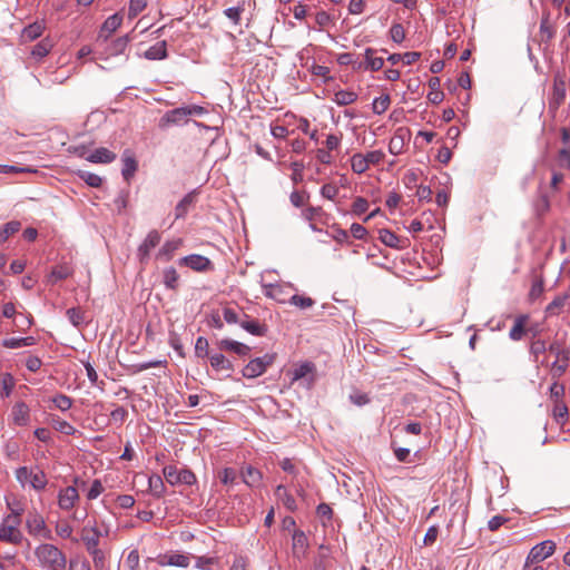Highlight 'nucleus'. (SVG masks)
Listing matches in <instances>:
<instances>
[{"label":"nucleus","instance_id":"35","mask_svg":"<svg viewBox=\"0 0 570 570\" xmlns=\"http://www.w3.org/2000/svg\"><path fill=\"white\" fill-rule=\"evenodd\" d=\"M36 344V338L32 336L27 337H11L2 341V345L7 348H20Z\"/></svg>","mask_w":570,"mask_h":570},{"label":"nucleus","instance_id":"18","mask_svg":"<svg viewBox=\"0 0 570 570\" xmlns=\"http://www.w3.org/2000/svg\"><path fill=\"white\" fill-rule=\"evenodd\" d=\"M529 318L530 317L528 314H521L514 318V324L509 332V337L512 341H520L523 338V336L525 334V325H527Z\"/></svg>","mask_w":570,"mask_h":570},{"label":"nucleus","instance_id":"5","mask_svg":"<svg viewBox=\"0 0 570 570\" xmlns=\"http://www.w3.org/2000/svg\"><path fill=\"white\" fill-rule=\"evenodd\" d=\"M567 83L564 76L557 73L553 78L552 91L549 96V112L556 116L557 110L566 99Z\"/></svg>","mask_w":570,"mask_h":570},{"label":"nucleus","instance_id":"30","mask_svg":"<svg viewBox=\"0 0 570 570\" xmlns=\"http://www.w3.org/2000/svg\"><path fill=\"white\" fill-rule=\"evenodd\" d=\"M53 42L50 38H43L31 50V57L37 61L45 58L52 49Z\"/></svg>","mask_w":570,"mask_h":570},{"label":"nucleus","instance_id":"40","mask_svg":"<svg viewBox=\"0 0 570 570\" xmlns=\"http://www.w3.org/2000/svg\"><path fill=\"white\" fill-rule=\"evenodd\" d=\"M379 238L384 245L391 248H400L399 236L389 229H381Z\"/></svg>","mask_w":570,"mask_h":570},{"label":"nucleus","instance_id":"57","mask_svg":"<svg viewBox=\"0 0 570 570\" xmlns=\"http://www.w3.org/2000/svg\"><path fill=\"white\" fill-rule=\"evenodd\" d=\"M52 424L57 431H59L66 435H72L76 432V429L65 420L52 419Z\"/></svg>","mask_w":570,"mask_h":570},{"label":"nucleus","instance_id":"50","mask_svg":"<svg viewBox=\"0 0 570 570\" xmlns=\"http://www.w3.org/2000/svg\"><path fill=\"white\" fill-rule=\"evenodd\" d=\"M66 315L69 322L76 327H79L85 323V313L79 308L71 307L67 309Z\"/></svg>","mask_w":570,"mask_h":570},{"label":"nucleus","instance_id":"22","mask_svg":"<svg viewBox=\"0 0 570 570\" xmlns=\"http://www.w3.org/2000/svg\"><path fill=\"white\" fill-rule=\"evenodd\" d=\"M121 22L122 16L118 12L108 17L102 23L100 37L108 38L109 36H111L120 27Z\"/></svg>","mask_w":570,"mask_h":570},{"label":"nucleus","instance_id":"24","mask_svg":"<svg viewBox=\"0 0 570 570\" xmlns=\"http://www.w3.org/2000/svg\"><path fill=\"white\" fill-rule=\"evenodd\" d=\"M441 80L439 77H432L429 80L430 92L428 94V100L434 105L443 101L444 94L440 89Z\"/></svg>","mask_w":570,"mask_h":570},{"label":"nucleus","instance_id":"7","mask_svg":"<svg viewBox=\"0 0 570 570\" xmlns=\"http://www.w3.org/2000/svg\"><path fill=\"white\" fill-rule=\"evenodd\" d=\"M102 532L97 525V522L89 521L86 525H83L80 530V539L87 551L99 548L100 538Z\"/></svg>","mask_w":570,"mask_h":570},{"label":"nucleus","instance_id":"52","mask_svg":"<svg viewBox=\"0 0 570 570\" xmlns=\"http://www.w3.org/2000/svg\"><path fill=\"white\" fill-rule=\"evenodd\" d=\"M147 7V0H129L128 18L134 19Z\"/></svg>","mask_w":570,"mask_h":570},{"label":"nucleus","instance_id":"45","mask_svg":"<svg viewBox=\"0 0 570 570\" xmlns=\"http://www.w3.org/2000/svg\"><path fill=\"white\" fill-rule=\"evenodd\" d=\"M390 104H391V98L389 95H382V96L375 98L372 104L373 112L376 115L384 114L389 109Z\"/></svg>","mask_w":570,"mask_h":570},{"label":"nucleus","instance_id":"33","mask_svg":"<svg viewBox=\"0 0 570 570\" xmlns=\"http://www.w3.org/2000/svg\"><path fill=\"white\" fill-rule=\"evenodd\" d=\"M569 294H560L553 298V301L546 307V314L548 316L558 315L568 302Z\"/></svg>","mask_w":570,"mask_h":570},{"label":"nucleus","instance_id":"63","mask_svg":"<svg viewBox=\"0 0 570 570\" xmlns=\"http://www.w3.org/2000/svg\"><path fill=\"white\" fill-rule=\"evenodd\" d=\"M237 473L232 468H225L219 472V479L224 484H233L236 481Z\"/></svg>","mask_w":570,"mask_h":570},{"label":"nucleus","instance_id":"47","mask_svg":"<svg viewBox=\"0 0 570 570\" xmlns=\"http://www.w3.org/2000/svg\"><path fill=\"white\" fill-rule=\"evenodd\" d=\"M78 176L90 187H100L102 184V178L94 173L87 170H79Z\"/></svg>","mask_w":570,"mask_h":570},{"label":"nucleus","instance_id":"54","mask_svg":"<svg viewBox=\"0 0 570 570\" xmlns=\"http://www.w3.org/2000/svg\"><path fill=\"white\" fill-rule=\"evenodd\" d=\"M404 148V138L400 134H395L389 142V151L392 155H400Z\"/></svg>","mask_w":570,"mask_h":570},{"label":"nucleus","instance_id":"37","mask_svg":"<svg viewBox=\"0 0 570 570\" xmlns=\"http://www.w3.org/2000/svg\"><path fill=\"white\" fill-rule=\"evenodd\" d=\"M210 365L216 371H232L233 364L223 354H213L210 357Z\"/></svg>","mask_w":570,"mask_h":570},{"label":"nucleus","instance_id":"36","mask_svg":"<svg viewBox=\"0 0 570 570\" xmlns=\"http://www.w3.org/2000/svg\"><path fill=\"white\" fill-rule=\"evenodd\" d=\"M351 167L355 174H363L368 169L370 165L363 154H354L351 158Z\"/></svg>","mask_w":570,"mask_h":570},{"label":"nucleus","instance_id":"42","mask_svg":"<svg viewBox=\"0 0 570 570\" xmlns=\"http://www.w3.org/2000/svg\"><path fill=\"white\" fill-rule=\"evenodd\" d=\"M87 552L91 557L92 563H94V567L96 570H101L105 568L107 558H106L105 551L102 549H100V547L91 549Z\"/></svg>","mask_w":570,"mask_h":570},{"label":"nucleus","instance_id":"27","mask_svg":"<svg viewBox=\"0 0 570 570\" xmlns=\"http://www.w3.org/2000/svg\"><path fill=\"white\" fill-rule=\"evenodd\" d=\"M245 320L239 322L242 328L256 336H264L267 332V327L264 324L255 320H249L247 315H245Z\"/></svg>","mask_w":570,"mask_h":570},{"label":"nucleus","instance_id":"28","mask_svg":"<svg viewBox=\"0 0 570 570\" xmlns=\"http://www.w3.org/2000/svg\"><path fill=\"white\" fill-rule=\"evenodd\" d=\"M145 58L148 60H163L167 58V43L166 41L157 42L145 51Z\"/></svg>","mask_w":570,"mask_h":570},{"label":"nucleus","instance_id":"44","mask_svg":"<svg viewBox=\"0 0 570 570\" xmlns=\"http://www.w3.org/2000/svg\"><path fill=\"white\" fill-rule=\"evenodd\" d=\"M276 494L282 500L283 504L289 510L295 511L296 510V501L294 497L289 493H287L286 489L283 485H278L276 489Z\"/></svg>","mask_w":570,"mask_h":570},{"label":"nucleus","instance_id":"32","mask_svg":"<svg viewBox=\"0 0 570 570\" xmlns=\"http://www.w3.org/2000/svg\"><path fill=\"white\" fill-rule=\"evenodd\" d=\"M47 484L48 480L46 473L38 468L36 470L31 469L29 485L36 491H42L46 489Z\"/></svg>","mask_w":570,"mask_h":570},{"label":"nucleus","instance_id":"13","mask_svg":"<svg viewBox=\"0 0 570 570\" xmlns=\"http://www.w3.org/2000/svg\"><path fill=\"white\" fill-rule=\"evenodd\" d=\"M10 420L14 425L26 426L30 421V409L24 402H17L10 413Z\"/></svg>","mask_w":570,"mask_h":570},{"label":"nucleus","instance_id":"31","mask_svg":"<svg viewBox=\"0 0 570 570\" xmlns=\"http://www.w3.org/2000/svg\"><path fill=\"white\" fill-rule=\"evenodd\" d=\"M375 53H376V50H374L372 48H367L365 50V52H364V56H365L364 68L365 69H370L372 71H377V70L382 69V67L384 65V60L382 57H376Z\"/></svg>","mask_w":570,"mask_h":570},{"label":"nucleus","instance_id":"64","mask_svg":"<svg viewBox=\"0 0 570 570\" xmlns=\"http://www.w3.org/2000/svg\"><path fill=\"white\" fill-rule=\"evenodd\" d=\"M31 469L28 466H20L16 470V479L21 485L29 484Z\"/></svg>","mask_w":570,"mask_h":570},{"label":"nucleus","instance_id":"48","mask_svg":"<svg viewBox=\"0 0 570 570\" xmlns=\"http://www.w3.org/2000/svg\"><path fill=\"white\" fill-rule=\"evenodd\" d=\"M14 387V379L10 373H4L1 377V391L2 397H9Z\"/></svg>","mask_w":570,"mask_h":570},{"label":"nucleus","instance_id":"56","mask_svg":"<svg viewBox=\"0 0 570 570\" xmlns=\"http://www.w3.org/2000/svg\"><path fill=\"white\" fill-rule=\"evenodd\" d=\"M552 414L558 423H563L568 416L567 405L562 401L554 402Z\"/></svg>","mask_w":570,"mask_h":570},{"label":"nucleus","instance_id":"12","mask_svg":"<svg viewBox=\"0 0 570 570\" xmlns=\"http://www.w3.org/2000/svg\"><path fill=\"white\" fill-rule=\"evenodd\" d=\"M160 233L153 229L148 233L145 240L140 244L137 250V256L141 263H145L149 258V254L160 243Z\"/></svg>","mask_w":570,"mask_h":570},{"label":"nucleus","instance_id":"49","mask_svg":"<svg viewBox=\"0 0 570 570\" xmlns=\"http://www.w3.org/2000/svg\"><path fill=\"white\" fill-rule=\"evenodd\" d=\"M56 534L61 539H72L73 528L68 521L62 520L56 523Z\"/></svg>","mask_w":570,"mask_h":570},{"label":"nucleus","instance_id":"1","mask_svg":"<svg viewBox=\"0 0 570 570\" xmlns=\"http://www.w3.org/2000/svg\"><path fill=\"white\" fill-rule=\"evenodd\" d=\"M37 563L47 570H63L67 564L66 554L51 543H41L33 551Z\"/></svg>","mask_w":570,"mask_h":570},{"label":"nucleus","instance_id":"14","mask_svg":"<svg viewBox=\"0 0 570 570\" xmlns=\"http://www.w3.org/2000/svg\"><path fill=\"white\" fill-rule=\"evenodd\" d=\"M188 116L185 107L175 108L167 111L160 119L159 126L165 128L169 125H183L187 122Z\"/></svg>","mask_w":570,"mask_h":570},{"label":"nucleus","instance_id":"55","mask_svg":"<svg viewBox=\"0 0 570 570\" xmlns=\"http://www.w3.org/2000/svg\"><path fill=\"white\" fill-rule=\"evenodd\" d=\"M564 385L559 383L558 380H554L549 389L550 399L553 402H560L564 396Z\"/></svg>","mask_w":570,"mask_h":570},{"label":"nucleus","instance_id":"11","mask_svg":"<svg viewBox=\"0 0 570 570\" xmlns=\"http://www.w3.org/2000/svg\"><path fill=\"white\" fill-rule=\"evenodd\" d=\"M79 501L78 490L73 485L62 488L58 492V507L62 511H70Z\"/></svg>","mask_w":570,"mask_h":570},{"label":"nucleus","instance_id":"39","mask_svg":"<svg viewBox=\"0 0 570 570\" xmlns=\"http://www.w3.org/2000/svg\"><path fill=\"white\" fill-rule=\"evenodd\" d=\"M148 488L153 495L160 498L165 493V485L159 475H151L148 479Z\"/></svg>","mask_w":570,"mask_h":570},{"label":"nucleus","instance_id":"53","mask_svg":"<svg viewBox=\"0 0 570 570\" xmlns=\"http://www.w3.org/2000/svg\"><path fill=\"white\" fill-rule=\"evenodd\" d=\"M368 207H370V204H368L367 199H365L364 197L357 196L352 204L351 213L355 216H361L368 209Z\"/></svg>","mask_w":570,"mask_h":570},{"label":"nucleus","instance_id":"62","mask_svg":"<svg viewBox=\"0 0 570 570\" xmlns=\"http://www.w3.org/2000/svg\"><path fill=\"white\" fill-rule=\"evenodd\" d=\"M390 35L396 43H401L405 39V30L401 23H394L390 29Z\"/></svg>","mask_w":570,"mask_h":570},{"label":"nucleus","instance_id":"15","mask_svg":"<svg viewBox=\"0 0 570 570\" xmlns=\"http://www.w3.org/2000/svg\"><path fill=\"white\" fill-rule=\"evenodd\" d=\"M292 550L294 558L301 560L306 556L308 549V540L302 530H295L292 537Z\"/></svg>","mask_w":570,"mask_h":570},{"label":"nucleus","instance_id":"58","mask_svg":"<svg viewBox=\"0 0 570 570\" xmlns=\"http://www.w3.org/2000/svg\"><path fill=\"white\" fill-rule=\"evenodd\" d=\"M558 166L564 169H570V147H563L557 155Z\"/></svg>","mask_w":570,"mask_h":570},{"label":"nucleus","instance_id":"17","mask_svg":"<svg viewBox=\"0 0 570 570\" xmlns=\"http://www.w3.org/2000/svg\"><path fill=\"white\" fill-rule=\"evenodd\" d=\"M286 286L282 284H264L263 289L265 296L275 299L279 303L288 302L286 296Z\"/></svg>","mask_w":570,"mask_h":570},{"label":"nucleus","instance_id":"2","mask_svg":"<svg viewBox=\"0 0 570 570\" xmlns=\"http://www.w3.org/2000/svg\"><path fill=\"white\" fill-rule=\"evenodd\" d=\"M21 510H12L0 527V540L12 544H19L22 541V533L19 530Z\"/></svg>","mask_w":570,"mask_h":570},{"label":"nucleus","instance_id":"23","mask_svg":"<svg viewBox=\"0 0 570 570\" xmlns=\"http://www.w3.org/2000/svg\"><path fill=\"white\" fill-rule=\"evenodd\" d=\"M122 169H121V174H122V177L125 180L129 181L130 178L135 175L136 170H137V161L135 159V157L128 151L126 150L122 155Z\"/></svg>","mask_w":570,"mask_h":570},{"label":"nucleus","instance_id":"16","mask_svg":"<svg viewBox=\"0 0 570 570\" xmlns=\"http://www.w3.org/2000/svg\"><path fill=\"white\" fill-rule=\"evenodd\" d=\"M315 365L312 362H304L296 366L293 371V381L307 379V384L314 382Z\"/></svg>","mask_w":570,"mask_h":570},{"label":"nucleus","instance_id":"4","mask_svg":"<svg viewBox=\"0 0 570 570\" xmlns=\"http://www.w3.org/2000/svg\"><path fill=\"white\" fill-rule=\"evenodd\" d=\"M163 473L166 481L171 485H193L196 482V475L188 469H178L175 465H167L163 469Z\"/></svg>","mask_w":570,"mask_h":570},{"label":"nucleus","instance_id":"60","mask_svg":"<svg viewBox=\"0 0 570 570\" xmlns=\"http://www.w3.org/2000/svg\"><path fill=\"white\" fill-rule=\"evenodd\" d=\"M139 553L137 550H131L125 560V570H139Z\"/></svg>","mask_w":570,"mask_h":570},{"label":"nucleus","instance_id":"46","mask_svg":"<svg viewBox=\"0 0 570 570\" xmlns=\"http://www.w3.org/2000/svg\"><path fill=\"white\" fill-rule=\"evenodd\" d=\"M568 368V361H562V357L557 360L550 365V374L553 380L560 379Z\"/></svg>","mask_w":570,"mask_h":570},{"label":"nucleus","instance_id":"61","mask_svg":"<svg viewBox=\"0 0 570 570\" xmlns=\"http://www.w3.org/2000/svg\"><path fill=\"white\" fill-rule=\"evenodd\" d=\"M208 341L204 336H199L195 344V354L197 357H205L208 355Z\"/></svg>","mask_w":570,"mask_h":570},{"label":"nucleus","instance_id":"19","mask_svg":"<svg viewBox=\"0 0 570 570\" xmlns=\"http://www.w3.org/2000/svg\"><path fill=\"white\" fill-rule=\"evenodd\" d=\"M43 30H45L43 22L36 21L33 23H30L29 26L23 28L21 36H20L21 41L22 42L33 41L43 33Z\"/></svg>","mask_w":570,"mask_h":570},{"label":"nucleus","instance_id":"41","mask_svg":"<svg viewBox=\"0 0 570 570\" xmlns=\"http://www.w3.org/2000/svg\"><path fill=\"white\" fill-rule=\"evenodd\" d=\"M164 284L169 289H176L178 287L179 275L174 267H168L164 271Z\"/></svg>","mask_w":570,"mask_h":570},{"label":"nucleus","instance_id":"26","mask_svg":"<svg viewBox=\"0 0 570 570\" xmlns=\"http://www.w3.org/2000/svg\"><path fill=\"white\" fill-rule=\"evenodd\" d=\"M181 239L168 240L157 253V258L168 262L173 258L175 252L181 246Z\"/></svg>","mask_w":570,"mask_h":570},{"label":"nucleus","instance_id":"21","mask_svg":"<svg viewBox=\"0 0 570 570\" xmlns=\"http://www.w3.org/2000/svg\"><path fill=\"white\" fill-rule=\"evenodd\" d=\"M218 346L223 351H230L240 356L247 355L250 351V347L246 344L229 338L222 340Z\"/></svg>","mask_w":570,"mask_h":570},{"label":"nucleus","instance_id":"9","mask_svg":"<svg viewBox=\"0 0 570 570\" xmlns=\"http://www.w3.org/2000/svg\"><path fill=\"white\" fill-rule=\"evenodd\" d=\"M191 556L189 553H180L178 551H170L159 554L157 562L161 567L171 566L179 568H187L190 564Z\"/></svg>","mask_w":570,"mask_h":570},{"label":"nucleus","instance_id":"59","mask_svg":"<svg viewBox=\"0 0 570 570\" xmlns=\"http://www.w3.org/2000/svg\"><path fill=\"white\" fill-rule=\"evenodd\" d=\"M52 402L57 409L60 411H68L72 405L71 397L65 395V394H58L52 399Z\"/></svg>","mask_w":570,"mask_h":570},{"label":"nucleus","instance_id":"43","mask_svg":"<svg viewBox=\"0 0 570 570\" xmlns=\"http://www.w3.org/2000/svg\"><path fill=\"white\" fill-rule=\"evenodd\" d=\"M21 227L20 222L18 220H11L3 225V227L0 229V243H4L11 235L19 232Z\"/></svg>","mask_w":570,"mask_h":570},{"label":"nucleus","instance_id":"25","mask_svg":"<svg viewBox=\"0 0 570 570\" xmlns=\"http://www.w3.org/2000/svg\"><path fill=\"white\" fill-rule=\"evenodd\" d=\"M72 273L73 269L70 265L66 263L57 265L51 269L50 275L48 276V282L53 284L58 281H62L70 277Z\"/></svg>","mask_w":570,"mask_h":570},{"label":"nucleus","instance_id":"38","mask_svg":"<svg viewBox=\"0 0 570 570\" xmlns=\"http://www.w3.org/2000/svg\"><path fill=\"white\" fill-rule=\"evenodd\" d=\"M356 99H357V94H355L354 91H348V90H340V91L335 92L334 98H333V100L338 106L351 105V104L355 102Z\"/></svg>","mask_w":570,"mask_h":570},{"label":"nucleus","instance_id":"8","mask_svg":"<svg viewBox=\"0 0 570 570\" xmlns=\"http://www.w3.org/2000/svg\"><path fill=\"white\" fill-rule=\"evenodd\" d=\"M556 551V543L551 540H546L537 546H534L528 557L527 561L528 563H534L537 564L540 561L546 560L550 556H552Z\"/></svg>","mask_w":570,"mask_h":570},{"label":"nucleus","instance_id":"3","mask_svg":"<svg viewBox=\"0 0 570 570\" xmlns=\"http://www.w3.org/2000/svg\"><path fill=\"white\" fill-rule=\"evenodd\" d=\"M26 528L28 533L36 539L52 540L51 530L47 527L45 518L37 510L28 513Z\"/></svg>","mask_w":570,"mask_h":570},{"label":"nucleus","instance_id":"34","mask_svg":"<svg viewBox=\"0 0 570 570\" xmlns=\"http://www.w3.org/2000/svg\"><path fill=\"white\" fill-rule=\"evenodd\" d=\"M194 202H195L194 193H189V194L185 195L184 198L176 205L175 218L176 219L184 218L186 216V214L188 213L190 206L194 204Z\"/></svg>","mask_w":570,"mask_h":570},{"label":"nucleus","instance_id":"10","mask_svg":"<svg viewBox=\"0 0 570 570\" xmlns=\"http://www.w3.org/2000/svg\"><path fill=\"white\" fill-rule=\"evenodd\" d=\"M179 265L187 266L195 272H208L214 269L212 261L205 256L198 254H191L181 257L178 261Z\"/></svg>","mask_w":570,"mask_h":570},{"label":"nucleus","instance_id":"6","mask_svg":"<svg viewBox=\"0 0 570 570\" xmlns=\"http://www.w3.org/2000/svg\"><path fill=\"white\" fill-rule=\"evenodd\" d=\"M274 360V354H265L262 357H256L249 361L248 364L243 368V375L247 379H255L264 374L267 367L273 364Z\"/></svg>","mask_w":570,"mask_h":570},{"label":"nucleus","instance_id":"51","mask_svg":"<svg viewBox=\"0 0 570 570\" xmlns=\"http://www.w3.org/2000/svg\"><path fill=\"white\" fill-rule=\"evenodd\" d=\"M288 303L299 307L301 309L309 308L315 304L314 299H312L311 297L297 294L291 296Z\"/></svg>","mask_w":570,"mask_h":570},{"label":"nucleus","instance_id":"20","mask_svg":"<svg viewBox=\"0 0 570 570\" xmlns=\"http://www.w3.org/2000/svg\"><path fill=\"white\" fill-rule=\"evenodd\" d=\"M115 159L116 154L105 147L97 148L87 157V160L94 164H109Z\"/></svg>","mask_w":570,"mask_h":570},{"label":"nucleus","instance_id":"29","mask_svg":"<svg viewBox=\"0 0 570 570\" xmlns=\"http://www.w3.org/2000/svg\"><path fill=\"white\" fill-rule=\"evenodd\" d=\"M242 478L244 483L250 488H255L258 487L262 481V473L252 465H247L242 470Z\"/></svg>","mask_w":570,"mask_h":570}]
</instances>
